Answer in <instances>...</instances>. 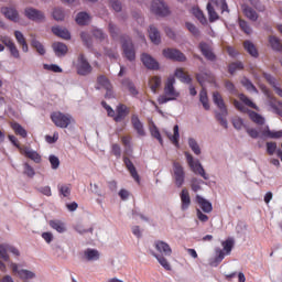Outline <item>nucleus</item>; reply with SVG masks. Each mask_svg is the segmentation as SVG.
Segmentation results:
<instances>
[{
    "label": "nucleus",
    "instance_id": "1",
    "mask_svg": "<svg viewBox=\"0 0 282 282\" xmlns=\"http://www.w3.org/2000/svg\"><path fill=\"white\" fill-rule=\"evenodd\" d=\"M175 77H169L164 87V95H160L158 98L159 105H166L171 100H177L180 94L175 90Z\"/></svg>",
    "mask_w": 282,
    "mask_h": 282
},
{
    "label": "nucleus",
    "instance_id": "2",
    "mask_svg": "<svg viewBox=\"0 0 282 282\" xmlns=\"http://www.w3.org/2000/svg\"><path fill=\"white\" fill-rule=\"evenodd\" d=\"M213 101L220 110V112L216 113V120H218L221 127L228 129V120H226V117L228 116V108L226 107V102H224V97H221V94H219V91L213 93Z\"/></svg>",
    "mask_w": 282,
    "mask_h": 282
},
{
    "label": "nucleus",
    "instance_id": "3",
    "mask_svg": "<svg viewBox=\"0 0 282 282\" xmlns=\"http://www.w3.org/2000/svg\"><path fill=\"white\" fill-rule=\"evenodd\" d=\"M185 158L193 173H195L196 175H200L203 180H208V174H206V171L204 170V166H202V163H199V160L195 161L193 154L188 152H185Z\"/></svg>",
    "mask_w": 282,
    "mask_h": 282
},
{
    "label": "nucleus",
    "instance_id": "4",
    "mask_svg": "<svg viewBox=\"0 0 282 282\" xmlns=\"http://www.w3.org/2000/svg\"><path fill=\"white\" fill-rule=\"evenodd\" d=\"M51 120L55 123V127H59V129H67L69 124H72V117L61 111L52 112Z\"/></svg>",
    "mask_w": 282,
    "mask_h": 282
},
{
    "label": "nucleus",
    "instance_id": "5",
    "mask_svg": "<svg viewBox=\"0 0 282 282\" xmlns=\"http://www.w3.org/2000/svg\"><path fill=\"white\" fill-rule=\"evenodd\" d=\"M76 69L78 76H89V74L94 72V67H91V64H89V61H87V57H85V54L83 53L77 57Z\"/></svg>",
    "mask_w": 282,
    "mask_h": 282
},
{
    "label": "nucleus",
    "instance_id": "6",
    "mask_svg": "<svg viewBox=\"0 0 282 282\" xmlns=\"http://www.w3.org/2000/svg\"><path fill=\"white\" fill-rule=\"evenodd\" d=\"M174 171V182L177 188H182L184 186V180H186V173L184 172V166L177 161L173 163Z\"/></svg>",
    "mask_w": 282,
    "mask_h": 282
},
{
    "label": "nucleus",
    "instance_id": "7",
    "mask_svg": "<svg viewBox=\"0 0 282 282\" xmlns=\"http://www.w3.org/2000/svg\"><path fill=\"white\" fill-rule=\"evenodd\" d=\"M151 12L156 14V17H169L170 10L169 6L162 0H154L151 4Z\"/></svg>",
    "mask_w": 282,
    "mask_h": 282
},
{
    "label": "nucleus",
    "instance_id": "8",
    "mask_svg": "<svg viewBox=\"0 0 282 282\" xmlns=\"http://www.w3.org/2000/svg\"><path fill=\"white\" fill-rule=\"evenodd\" d=\"M163 56L170 61H176L177 63L186 62V55H184V53H182L180 50L175 48L163 50Z\"/></svg>",
    "mask_w": 282,
    "mask_h": 282
},
{
    "label": "nucleus",
    "instance_id": "9",
    "mask_svg": "<svg viewBox=\"0 0 282 282\" xmlns=\"http://www.w3.org/2000/svg\"><path fill=\"white\" fill-rule=\"evenodd\" d=\"M24 15L30 21H35L36 23H41V21H45V13L32 7H29L24 10Z\"/></svg>",
    "mask_w": 282,
    "mask_h": 282
},
{
    "label": "nucleus",
    "instance_id": "10",
    "mask_svg": "<svg viewBox=\"0 0 282 282\" xmlns=\"http://www.w3.org/2000/svg\"><path fill=\"white\" fill-rule=\"evenodd\" d=\"M122 50L127 59L130 62L135 61V47L133 46V42L130 37L122 41Z\"/></svg>",
    "mask_w": 282,
    "mask_h": 282
},
{
    "label": "nucleus",
    "instance_id": "11",
    "mask_svg": "<svg viewBox=\"0 0 282 282\" xmlns=\"http://www.w3.org/2000/svg\"><path fill=\"white\" fill-rule=\"evenodd\" d=\"M141 62L143 63L144 67H147V69H152V72H158V69H160V63L147 53L141 55Z\"/></svg>",
    "mask_w": 282,
    "mask_h": 282
},
{
    "label": "nucleus",
    "instance_id": "12",
    "mask_svg": "<svg viewBox=\"0 0 282 282\" xmlns=\"http://www.w3.org/2000/svg\"><path fill=\"white\" fill-rule=\"evenodd\" d=\"M154 248L161 257H171V254H173V249H171V246L165 241H154Z\"/></svg>",
    "mask_w": 282,
    "mask_h": 282
},
{
    "label": "nucleus",
    "instance_id": "13",
    "mask_svg": "<svg viewBox=\"0 0 282 282\" xmlns=\"http://www.w3.org/2000/svg\"><path fill=\"white\" fill-rule=\"evenodd\" d=\"M20 153H21V155H24L29 160H32L35 164H41V162L43 160L41 154H39V152H36L28 147L20 148Z\"/></svg>",
    "mask_w": 282,
    "mask_h": 282
},
{
    "label": "nucleus",
    "instance_id": "14",
    "mask_svg": "<svg viewBox=\"0 0 282 282\" xmlns=\"http://www.w3.org/2000/svg\"><path fill=\"white\" fill-rule=\"evenodd\" d=\"M11 269L13 274H18V276L23 281H29L30 279H34V276H36V274L30 270H19V265L17 263H11Z\"/></svg>",
    "mask_w": 282,
    "mask_h": 282
},
{
    "label": "nucleus",
    "instance_id": "15",
    "mask_svg": "<svg viewBox=\"0 0 282 282\" xmlns=\"http://www.w3.org/2000/svg\"><path fill=\"white\" fill-rule=\"evenodd\" d=\"M129 107L127 105L120 104L116 108V116L113 118L115 122H122L127 116L130 113Z\"/></svg>",
    "mask_w": 282,
    "mask_h": 282
},
{
    "label": "nucleus",
    "instance_id": "16",
    "mask_svg": "<svg viewBox=\"0 0 282 282\" xmlns=\"http://www.w3.org/2000/svg\"><path fill=\"white\" fill-rule=\"evenodd\" d=\"M131 124H132L134 131H137L138 135H140V137L147 135V132L144 131V123H142V121L140 120V117H138V115L131 116Z\"/></svg>",
    "mask_w": 282,
    "mask_h": 282
},
{
    "label": "nucleus",
    "instance_id": "17",
    "mask_svg": "<svg viewBox=\"0 0 282 282\" xmlns=\"http://www.w3.org/2000/svg\"><path fill=\"white\" fill-rule=\"evenodd\" d=\"M123 163L126 165V169L129 171L131 177H133L134 181H137L138 184H140V175L138 174V170H135V165H133V162H131V159L128 156H123Z\"/></svg>",
    "mask_w": 282,
    "mask_h": 282
},
{
    "label": "nucleus",
    "instance_id": "18",
    "mask_svg": "<svg viewBox=\"0 0 282 282\" xmlns=\"http://www.w3.org/2000/svg\"><path fill=\"white\" fill-rule=\"evenodd\" d=\"M199 50L203 56L207 58V61H216L217 56H215V53H213V51L210 50V46L206 44V42L199 43Z\"/></svg>",
    "mask_w": 282,
    "mask_h": 282
},
{
    "label": "nucleus",
    "instance_id": "19",
    "mask_svg": "<svg viewBox=\"0 0 282 282\" xmlns=\"http://www.w3.org/2000/svg\"><path fill=\"white\" fill-rule=\"evenodd\" d=\"M181 209L186 210L187 208H191V194L188 193V189L183 188L181 194Z\"/></svg>",
    "mask_w": 282,
    "mask_h": 282
},
{
    "label": "nucleus",
    "instance_id": "20",
    "mask_svg": "<svg viewBox=\"0 0 282 282\" xmlns=\"http://www.w3.org/2000/svg\"><path fill=\"white\" fill-rule=\"evenodd\" d=\"M196 203L199 208H202L203 213H213V204L200 195H196Z\"/></svg>",
    "mask_w": 282,
    "mask_h": 282
},
{
    "label": "nucleus",
    "instance_id": "21",
    "mask_svg": "<svg viewBox=\"0 0 282 282\" xmlns=\"http://www.w3.org/2000/svg\"><path fill=\"white\" fill-rule=\"evenodd\" d=\"M196 79L204 87V83H215V75L210 72L199 73L196 75Z\"/></svg>",
    "mask_w": 282,
    "mask_h": 282
},
{
    "label": "nucleus",
    "instance_id": "22",
    "mask_svg": "<svg viewBox=\"0 0 282 282\" xmlns=\"http://www.w3.org/2000/svg\"><path fill=\"white\" fill-rule=\"evenodd\" d=\"M53 52L55 53V56H65L68 52L67 45L62 42H54L53 45Z\"/></svg>",
    "mask_w": 282,
    "mask_h": 282
},
{
    "label": "nucleus",
    "instance_id": "23",
    "mask_svg": "<svg viewBox=\"0 0 282 282\" xmlns=\"http://www.w3.org/2000/svg\"><path fill=\"white\" fill-rule=\"evenodd\" d=\"M48 226H51L53 230H56V232H59V234L67 232V226L65 225V223H63L59 219L50 220Z\"/></svg>",
    "mask_w": 282,
    "mask_h": 282
},
{
    "label": "nucleus",
    "instance_id": "24",
    "mask_svg": "<svg viewBox=\"0 0 282 282\" xmlns=\"http://www.w3.org/2000/svg\"><path fill=\"white\" fill-rule=\"evenodd\" d=\"M52 32L53 34H55V36H59V39H64L65 41H69V39H72V34L67 29H63L61 26H53Z\"/></svg>",
    "mask_w": 282,
    "mask_h": 282
},
{
    "label": "nucleus",
    "instance_id": "25",
    "mask_svg": "<svg viewBox=\"0 0 282 282\" xmlns=\"http://www.w3.org/2000/svg\"><path fill=\"white\" fill-rule=\"evenodd\" d=\"M149 37L154 43V45H160L162 37L160 36V31L154 25H150Z\"/></svg>",
    "mask_w": 282,
    "mask_h": 282
},
{
    "label": "nucleus",
    "instance_id": "26",
    "mask_svg": "<svg viewBox=\"0 0 282 282\" xmlns=\"http://www.w3.org/2000/svg\"><path fill=\"white\" fill-rule=\"evenodd\" d=\"M2 14H4V17L7 19H9L10 21H14V23H17V21H19V12L17 11V9H12V8H2L1 9Z\"/></svg>",
    "mask_w": 282,
    "mask_h": 282
},
{
    "label": "nucleus",
    "instance_id": "27",
    "mask_svg": "<svg viewBox=\"0 0 282 282\" xmlns=\"http://www.w3.org/2000/svg\"><path fill=\"white\" fill-rule=\"evenodd\" d=\"M14 36L17 40V43L22 46V52L28 53L30 51L28 46V41L25 40V35L21 31H14Z\"/></svg>",
    "mask_w": 282,
    "mask_h": 282
},
{
    "label": "nucleus",
    "instance_id": "28",
    "mask_svg": "<svg viewBox=\"0 0 282 282\" xmlns=\"http://www.w3.org/2000/svg\"><path fill=\"white\" fill-rule=\"evenodd\" d=\"M242 12L245 17H247V19H249L250 21H257L259 19V13H257L254 9L248 7L247 4L242 6Z\"/></svg>",
    "mask_w": 282,
    "mask_h": 282
},
{
    "label": "nucleus",
    "instance_id": "29",
    "mask_svg": "<svg viewBox=\"0 0 282 282\" xmlns=\"http://www.w3.org/2000/svg\"><path fill=\"white\" fill-rule=\"evenodd\" d=\"M167 138L172 142V144H174V147L180 149V126H174L173 134L167 133Z\"/></svg>",
    "mask_w": 282,
    "mask_h": 282
},
{
    "label": "nucleus",
    "instance_id": "30",
    "mask_svg": "<svg viewBox=\"0 0 282 282\" xmlns=\"http://www.w3.org/2000/svg\"><path fill=\"white\" fill-rule=\"evenodd\" d=\"M149 87L153 94H158L159 87H162V77L153 76L149 80Z\"/></svg>",
    "mask_w": 282,
    "mask_h": 282
},
{
    "label": "nucleus",
    "instance_id": "31",
    "mask_svg": "<svg viewBox=\"0 0 282 282\" xmlns=\"http://www.w3.org/2000/svg\"><path fill=\"white\" fill-rule=\"evenodd\" d=\"M243 47H245L246 52H248V54H250V56H252L253 58H259V51L257 50V46H254V44L252 42L245 41Z\"/></svg>",
    "mask_w": 282,
    "mask_h": 282
},
{
    "label": "nucleus",
    "instance_id": "32",
    "mask_svg": "<svg viewBox=\"0 0 282 282\" xmlns=\"http://www.w3.org/2000/svg\"><path fill=\"white\" fill-rule=\"evenodd\" d=\"M10 127L14 131L15 135H20L21 138H28V131L19 122H11Z\"/></svg>",
    "mask_w": 282,
    "mask_h": 282
},
{
    "label": "nucleus",
    "instance_id": "33",
    "mask_svg": "<svg viewBox=\"0 0 282 282\" xmlns=\"http://www.w3.org/2000/svg\"><path fill=\"white\" fill-rule=\"evenodd\" d=\"M84 256L86 261H98L100 259V252L96 249H86Z\"/></svg>",
    "mask_w": 282,
    "mask_h": 282
},
{
    "label": "nucleus",
    "instance_id": "34",
    "mask_svg": "<svg viewBox=\"0 0 282 282\" xmlns=\"http://www.w3.org/2000/svg\"><path fill=\"white\" fill-rule=\"evenodd\" d=\"M213 4L214 3L212 1L207 3V12L210 23H215V21H218L219 19V14H217V11H215V7H213Z\"/></svg>",
    "mask_w": 282,
    "mask_h": 282
},
{
    "label": "nucleus",
    "instance_id": "35",
    "mask_svg": "<svg viewBox=\"0 0 282 282\" xmlns=\"http://www.w3.org/2000/svg\"><path fill=\"white\" fill-rule=\"evenodd\" d=\"M238 98L241 102L246 105V107H250V109H256V111H259V107L257 106V104L250 100V98H248V96H246L245 94H239Z\"/></svg>",
    "mask_w": 282,
    "mask_h": 282
},
{
    "label": "nucleus",
    "instance_id": "36",
    "mask_svg": "<svg viewBox=\"0 0 282 282\" xmlns=\"http://www.w3.org/2000/svg\"><path fill=\"white\" fill-rule=\"evenodd\" d=\"M249 118L254 122L256 124L262 126L265 124V118H263L261 115L258 112H254L252 110H249Z\"/></svg>",
    "mask_w": 282,
    "mask_h": 282
},
{
    "label": "nucleus",
    "instance_id": "37",
    "mask_svg": "<svg viewBox=\"0 0 282 282\" xmlns=\"http://www.w3.org/2000/svg\"><path fill=\"white\" fill-rule=\"evenodd\" d=\"M199 100L206 111L210 109V104H208V93L206 91V88H202L199 93Z\"/></svg>",
    "mask_w": 282,
    "mask_h": 282
},
{
    "label": "nucleus",
    "instance_id": "38",
    "mask_svg": "<svg viewBox=\"0 0 282 282\" xmlns=\"http://www.w3.org/2000/svg\"><path fill=\"white\" fill-rule=\"evenodd\" d=\"M151 254L156 258L158 262L160 263V265H162V268H164V270L171 271V263H169V260L164 258L165 256L158 254L153 251L151 252Z\"/></svg>",
    "mask_w": 282,
    "mask_h": 282
},
{
    "label": "nucleus",
    "instance_id": "39",
    "mask_svg": "<svg viewBox=\"0 0 282 282\" xmlns=\"http://www.w3.org/2000/svg\"><path fill=\"white\" fill-rule=\"evenodd\" d=\"M175 76L176 78H180L182 83H186L187 85L192 82L191 76L186 74L183 68H177L175 70Z\"/></svg>",
    "mask_w": 282,
    "mask_h": 282
},
{
    "label": "nucleus",
    "instance_id": "40",
    "mask_svg": "<svg viewBox=\"0 0 282 282\" xmlns=\"http://www.w3.org/2000/svg\"><path fill=\"white\" fill-rule=\"evenodd\" d=\"M89 13L87 12H79L76 17L77 25H87L89 23Z\"/></svg>",
    "mask_w": 282,
    "mask_h": 282
},
{
    "label": "nucleus",
    "instance_id": "41",
    "mask_svg": "<svg viewBox=\"0 0 282 282\" xmlns=\"http://www.w3.org/2000/svg\"><path fill=\"white\" fill-rule=\"evenodd\" d=\"M221 246L226 254H230V252H232V248H235V240L232 238H228L221 242Z\"/></svg>",
    "mask_w": 282,
    "mask_h": 282
},
{
    "label": "nucleus",
    "instance_id": "42",
    "mask_svg": "<svg viewBox=\"0 0 282 282\" xmlns=\"http://www.w3.org/2000/svg\"><path fill=\"white\" fill-rule=\"evenodd\" d=\"M97 85L104 89H111V82H109V78H107L105 75H100L97 78Z\"/></svg>",
    "mask_w": 282,
    "mask_h": 282
},
{
    "label": "nucleus",
    "instance_id": "43",
    "mask_svg": "<svg viewBox=\"0 0 282 282\" xmlns=\"http://www.w3.org/2000/svg\"><path fill=\"white\" fill-rule=\"evenodd\" d=\"M188 147L189 149H192L193 153H195V155H200L202 154V149L199 148V144L197 143V141L193 138L188 139Z\"/></svg>",
    "mask_w": 282,
    "mask_h": 282
},
{
    "label": "nucleus",
    "instance_id": "44",
    "mask_svg": "<svg viewBox=\"0 0 282 282\" xmlns=\"http://www.w3.org/2000/svg\"><path fill=\"white\" fill-rule=\"evenodd\" d=\"M150 133H151L152 138H155V140L159 141V143L161 145L164 144V140L162 139V134L160 133V130L158 129V126H152L150 128Z\"/></svg>",
    "mask_w": 282,
    "mask_h": 282
},
{
    "label": "nucleus",
    "instance_id": "45",
    "mask_svg": "<svg viewBox=\"0 0 282 282\" xmlns=\"http://www.w3.org/2000/svg\"><path fill=\"white\" fill-rule=\"evenodd\" d=\"M58 192L63 197H69L72 195V185L70 184H64L57 186Z\"/></svg>",
    "mask_w": 282,
    "mask_h": 282
},
{
    "label": "nucleus",
    "instance_id": "46",
    "mask_svg": "<svg viewBox=\"0 0 282 282\" xmlns=\"http://www.w3.org/2000/svg\"><path fill=\"white\" fill-rule=\"evenodd\" d=\"M241 69H243V63L241 62H234L228 66V72L231 74V76L235 74V72H241Z\"/></svg>",
    "mask_w": 282,
    "mask_h": 282
},
{
    "label": "nucleus",
    "instance_id": "47",
    "mask_svg": "<svg viewBox=\"0 0 282 282\" xmlns=\"http://www.w3.org/2000/svg\"><path fill=\"white\" fill-rule=\"evenodd\" d=\"M122 85L127 87L131 96H138V89L135 88V85H133V82H130L129 79H124L122 82Z\"/></svg>",
    "mask_w": 282,
    "mask_h": 282
},
{
    "label": "nucleus",
    "instance_id": "48",
    "mask_svg": "<svg viewBox=\"0 0 282 282\" xmlns=\"http://www.w3.org/2000/svg\"><path fill=\"white\" fill-rule=\"evenodd\" d=\"M32 47L36 50L37 53H40L41 56H44L45 54V46L41 44L36 39L32 40L31 42Z\"/></svg>",
    "mask_w": 282,
    "mask_h": 282
},
{
    "label": "nucleus",
    "instance_id": "49",
    "mask_svg": "<svg viewBox=\"0 0 282 282\" xmlns=\"http://www.w3.org/2000/svg\"><path fill=\"white\" fill-rule=\"evenodd\" d=\"M48 162L51 164V169H53V171H56V169H58L61 166V160L58 159V156L51 154L48 156Z\"/></svg>",
    "mask_w": 282,
    "mask_h": 282
},
{
    "label": "nucleus",
    "instance_id": "50",
    "mask_svg": "<svg viewBox=\"0 0 282 282\" xmlns=\"http://www.w3.org/2000/svg\"><path fill=\"white\" fill-rule=\"evenodd\" d=\"M214 6L219 7L221 9V12H230V9H228V3L226 0H209Z\"/></svg>",
    "mask_w": 282,
    "mask_h": 282
},
{
    "label": "nucleus",
    "instance_id": "51",
    "mask_svg": "<svg viewBox=\"0 0 282 282\" xmlns=\"http://www.w3.org/2000/svg\"><path fill=\"white\" fill-rule=\"evenodd\" d=\"M192 13L194 14V17H196V19H198L200 23H206V17H204V12H202L199 8H193Z\"/></svg>",
    "mask_w": 282,
    "mask_h": 282
},
{
    "label": "nucleus",
    "instance_id": "52",
    "mask_svg": "<svg viewBox=\"0 0 282 282\" xmlns=\"http://www.w3.org/2000/svg\"><path fill=\"white\" fill-rule=\"evenodd\" d=\"M9 246L8 245H0V259H3V261H9L10 256H8Z\"/></svg>",
    "mask_w": 282,
    "mask_h": 282
},
{
    "label": "nucleus",
    "instance_id": "53",
    "mask_svg": "<svg viewBox=\"0 0 282 282\" xmlns=\"http://www.w3.org/2000/svg\"><path fill=\"white\" fill-rule=\"evenodd\" d=\"M269 43H270L272 50H275L276 52L281 51V42L278 40L276 36H270Z\"/></svg>",
    "mask_w": 282,
    "mask_h": 282
},
{
    "label": "nucleus",
    "instance_id": "54",
    "mask_svg": "<svg viewBox=\"0 0 282 282\" xmlns=\"http://www.w3.org/2000/svg\"><path fill=\"white\" fill-rule=\"evenodd\" d=\"M239 28L245 32V34H252V28H250V24H248L245 20H239Z\"/></svg>",
    "mask_w": 282,
    "mask_h": 282
},
{
    "label": "nucleus",
    "instance_id": "55",
    "mask_svg": "<svg viewBox=\"0 0 282 282\" xmlns=\"http://www.w3.org/2000/svg\"><path fill=\"white\" fill-rule=\"evenodd\" d=\"M23 169H24L23 173L28 177H34V175H36V172L34 171V167H32V165H30L29 163H24Z\"/></svg>",
    "mask_w": 282,
    "mask_h": 282
},
{
    "label": "nucleus",
    "instance_id": "56",
    "mask_svg": "<svg viewBox=\"0 0 282 282\" xmlns=\"http://www.w3.org/2000/svg\"><path fill=\"white\" fill-rule=\"evenodd\" d=\"M105 55L110 58V61H118V51L116 48H105Z\"/></svg>",
    "mask_w": 282,
    "mask_h": 282
},
{
    "label": "nucleus",
    "instance_id": "57",
    "mask_svg": "<svg viewBox=\"0 0 282 282\" xmlns=\"http://www.w3.org/2000/svg\"><path fill=\"white\" fill-rule=\"evenodd\" d=\"M44 69H47L48 72H54L55 74H62L63 73V68H61L58 65L56 64H44Z\"/></svg>",
    "mask_w": 282,
    "mask_h": 282
},
{
    "label": "nucleus",
    "instance_id": "58",
    "mask_svg": "<svg viewBox=\"0 0 282 282\" xmlns=\"http://www.w3.org/2000/svg\"><path fill=\"white\" fill-rule=\"evenodd\" d=\"M108 30L112 39H118V34H120V30L113 23H109Z\"/></svg>",
    "mask_w": 282,
    "mask_h": 282
},
{
    "label": "nucleus",
    "instance_id": "59",
    "mask_svg": "<svg viewBox=\"0 0 282 282\" xmlns=\"http://www.w3.org/2000/svg\"><path fill=\"white\" fill-rule=\"evenodd\" d=\"M53 19H55V21H63V19H65V12H63V9H54Z\"/></svg>",
    "mask_w": 282,
    "mask_h": 282
},
{
    "label": "nucleus",
    "instance_id": "60",
    "mask_svg": "<svg viewBox=\"0 0 282 282\" xmlns=\"http://www.w3.org/2000/svg\"><path fill=\"white\" fill-rule=\"evenodd\" d=\"M185 25H186L188 32H191V34H193V36H199V29H197V26H195V24L186 22Z\"/></svg>",
    "mask_w": 282,
    "mask_h": 282
},
{
    "label": "nucleus",
    "instance_id": "61",
    "mask_svg": "<svg viewBox=\"0 0 282 282\" xmlns=\"http://www.w3.org/2000/svg\"><path fill=\"white\" fill-rule=\"evenodd\" d=\"M0 43H3V45H6V47H11V45H14L12 37H10L8 35H0Z\"/></svg>",
    "mask_w": 282,
    "mask_h": 282
},
{
    "label": "nucleus",
    "instance_id": "62",
    "mask_svg": "<svg viewBox=\"0 0 282 282\" xmlns=\"http://www.w3.org/2000/svg\"><path fill=\"white\" fill-rule=\"evenodd\" d=\"M241 84L248 91H257V87L252 85V82H250L248 78H245L241 80Z\"/></svg>",
    "mask_w": 282,
    "mask_h": 282
},
{
    "label": "nucleus",
    "instance_id": "63",
    "mask_svg": "<svg viewBox=\"0 0 282 282\" xmlns=\"http://www.w3.org/2000/svg\"><path fill=\"white\" fill-rule=\"evenodd\" d=\"M8 50L11 56H13V58H21V53H19V48L17 47V44L9 46Z\"/></svg>",
    "mask_w": 282,
    "mask_h": 282
},
{
    "label": "nucleus",
    "instance_id": "64",
    "mask_svg": "<svg viewBox=\"0 0 282 282\" xmlns=\"http://www.w3.org/2000/svg\"><path fill=\"white\" fill-rule=\"evenodd\" d=\"M112 155H115L117 160H120L122 155V150L118 143L112 144Z\"/></svg>",
    "mask_w": 282,
    "mask_h": 282
}]
</instances>
